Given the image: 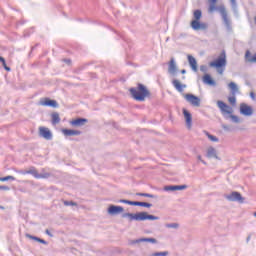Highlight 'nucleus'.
I'll use <instances>...</instances> for the list:
<instances>
[{"label":"nucleus","instance_id":"f257e3e1","mask_svg":"<svg viewBox=\"0 0 256 256\" xmlns=\"http://www.w3.org/2000/svg\"><path fill=\"white\" fill-rule=\"evenodd\" d=\"M129 93L134 101L143 102L147 97H151V92L147 89V86L141 83H138L137 87L130 88Z\"/></svg>","mask_w":256,"mask_h":256},{"label":"nucleus","instance_id":"f03ea898","mask_svg":"<svg viewBox=\"0 0 256 256\" xmlns=\"http://www.w3.org/2000/svg\"><path fill=\"white\" fill-rule=\"evenodd\" d=\"M122 219L128 221H159V216L151 215L147 212L130 213L125 212L121 215Z\"/></svg>","mask_w":256,"mask_h":256},{"label":"nucleus","instance_id":"7ed1b4c3","mask_svg":"<svg viewBox=\"0 0 256 256\" xmlns=\"http://www.w3.org/2000/svg\"><path fill=\"white\" fill-rule=\"evenodd\" d=\"M213 11H218L222 17V21L229 33L233 31V27L231 26V20L229 19V16L227 15V9L224 5L216 6L215 3L210 2L209 5V13H213Z\"/></svg>","mask_w":256,"mask_h":256},{"label":"nucleus","instance_id":"20e7f679","mask_svg":"<svg viewBox=\"0 0 256 256\" xmlns=\"http://www.w3.org/2000/svg\"><path fill=\"white\" fill-rule=\"evenodd\" d=\"M227 65V56L225 55V51H222L220 56L209 63L210 67H214L215 69H223Z\"/></svg>","mask_w":256,"mask_h":256},{"label":"nucleus","instance_id":"39448f33","mask_svg":"<svg viewBox=\"0 0 256 256\" xmlns=\"http://www.w3.org/2000/svg\"><path fill=\"white\" fill-rule=\"evenodd\" d=\"M224 197L225 199H227V201H231L234 203H245V198L238 191H234L230 194H226L224 195Z\"/></svg>","mask_w":256,"mask_h":256},{"label":"nucleus","instance_id":"423d86ee","mask_svg":"<svg viewBox=\"0 0 256 256\" xmlns=\"http://www.w3.org/2000/svg\"><path fill=\"white\" fill-rule=\"evenodd\" d=\"M191 29L193 31H207L209 29V24L207 22H201V20L191 21Z\"/></svg>","mask_w":256,"mask_h":256},{"label":"nucleus","instance_id":"0eeeda50","mask_svg":"<svg viewBox=\"0 0 256 256\" xmlns=\"http://www.w3.org/2000/svg\"><path fill=\"white\" fill-rule=\"evenodd\" d=\"M184 99H186V101L190 103L192 107H201V98L193 94H184Z\"/></svg>","mask_w":256,"mask_h":256},{"label":"nucleus","instance_id":"6e6552de","mask_svg":"<svg viewBox=\"0 0 256 256\" xmlns=\"http://www.w3.org/2000/svg\"><path fill=\"white\" fill-rule=\"evenodd\" d=\"M39 135L40 137H43V139H46V141H51V139H53V133L46 127L39 128Z\"/></svg>","mask_w":256,"mask_h":256},{"label":"nucleus","instance_id":"1a4fd4ad","mask_svg":"<svg viewBox=\"0 0 256 256\" xmlns=\"http://www.w3.org/2000/svg\"><path fill=\"white\" fill-rule=\"evenodd\" d=\"M217 105L219 109L222 111V113H226L227 115L233 114V108L227 105L225 102L218 100Z\"/></svg>","mask_w":256,"mask_h":256},{"label":"nucleus","instance_id":"9d476101","mask_svg":"<svg viewBox=\"0 0 256 256\" xmlns=\"http://www.w3.org/2000/svg\"><path fill=\"white\" fill-rule=\"evenodd\" d=\"M40 105L43 107H53V109H57L59 107V103L56 100H51L50 98H44L40 101Z\"/></svg>","mask_w":256,"mask_h":256},{"label":"nucleus","instance_id":"9b49d317","mask_svg":"<svg viewBox=\"0 0 256 256\" xmlns=\"http://www.w3.org/2000/svg\"><path fill=\"white\" fill-rule=\"evenodd\" d=\"M123 211H125V208L117 205H110L107 210L108 215H119L120 213H123Z\"/></svg>","mask_w":256,"mask_h":256},{"label":"nucleus","instance_id":"f8f14e48","mask_svg":"<svg viewBox=\"0 0 256 256\" xmlns=\"http://www.w3.org/2000/svg\"><path fill=\"white\" fill-rule=\"evenodd\" d=\"M240 113H241V115H244L245 117H251V115H253V107H251L247 104H241L240 105Z\"/></svg>","mask_w":256,"mask_h":256},{"label":"nucleus","instance_id":"ddd939ff","mask_svg":"<svg viewBox=\"0 0 256 256\" xmlns=\"http://www.w3.org/2000/svg\"><path fill=\"white\" fill-rule=\"evenodd\" d=\"M206 157L208 159H217L218 161H221V158L217 155V150L213 146H210L207 149Z\"/></svg>","mask_w":256,"mask_h":256},{"label":"nucleus","instance_id":"4468645a","mask_svg":"<svg viewBox=\"0 0 256 256\" xmlns=\"http://www.w3.org/2000/svg\"><path fill=\"white\" fill-rule=\"evenodd\" d=\"M85 123H89V120L86 118H77L75 120L70 121V125H72V127H83Z\"/></svg>","mask_w":256,"mask_h":256},{"label":"nucleus","instance_id":"2eb2a0df","mask_svg":"<svg viewBox=\"0 0 256 256\" xmlns=\"http://www.w3.org/2000/svg\"><path fill=\"white\" fill-rule=\"evenodd\" d=\"M168 73H170V75H176L177 73V63H175V58H171L168 63Z\"/></svg>","mask_w":256,"mask_h":256},{"label":"nucleus","instance_id":"dca6fc26","mask_svg":"<svg viewBox=\"0 0 256 256\" xmlns=\"http://www.w3.org/2000/svg\"><path fill=\"white\" fill-rule=\"evenodd\" d=\"M172 85L176 89V91H178V93H183V89L187 88L186 84H181V82H179V80L177 79H174L172 81Z\"/></svg>","mask_w":256,"mask_h":256},{"label":"nucleus","instance_id":"f3484780","mask_svg":"<svg viewBox=\"0 0 256 256\" xmlns=\"http://www.w3.org/2000/svg\"><path fill=\"white\" fill-rule=\"evenodd\" d=\"M203 83L205 85H210V87H215L217 85V82H215L209 74L203 76Z\"/></svg>","mask_w":256,"mask_h":256},{"label":"nucleus","instance_id":"a211bd4d","mask_svg":"<svg viewBox=\"0 0 256 256\" xmlns=\"http://www.w3.org/2000/svg\"><path fill=\"white\" fill-rule=\"evenodd\" d=\"M137 243H157V239L155 238H140L132 241V245H135Z\"/></svg>","mask_w":256,"mask_h":256},{"label":"nucleus","instance_id":"6ab92c4d","mask_svg":"<svg viewBox=\"0 0 256 256\" xmlns=\"http://www.w3.org/2000/svg\"><path fill=\"white\" fill-rule=\"evenodd\" d=\"M183 115L186 121V125L191 127L193 123V117L191 116V113L187 109H183Z\"/></svg>","mask_w":256,"mask_h":256},{"label":"nucleus","instance_id":"aec40b11","mask_svg":"<svg viewBox=\"0 0 256 256\" xmlns=\"http://www.w3.org/2000/svg\"><path fill=\"white\" fill-rule=\"evenodd\" d=\"M188 63L192 69V71H194L195 73H197L198 69H197V60L195 59V57L188 55Z\"/></svg>","mask_w":256,"mask_h":256},{"label":"nucleus","instance_id":"412c9836","mask_svg":"<svg viewBox=\"0 0 256 256\" xmlns=\"http://www.w3.org/2000/svg\"><path fill=\"white\" fill-rule=\"evenodd\" d=\"M62 133L66 137H73L75 135H81V131H79V130H71V129H63Z\"/></svg>","mask_w":256,"mask_h":256},{"label":"nucleus","instance_id":"4be33fe9","mask_svg":"<svg viewBox=\"0 0 256 256\" xmlns=\"http://www.w3.org/2000/svg\"><path fill=\"white\" fill-rule=\"evenodd\" d=\"M19 175H33L35 177V167H30L29 170H16Z\"/></svg>","mask_w":256,"mask_h":256},{"label":"nucleus","instance_id":"5701e85b","mask_svg":"<svg viewBox=\"0 0 256 256\" xmlns=\"http://www.w3.org/2000/svg\"><path fill=\"white\" fill-rule=\"evenodd\" d=\"M49 177H51V173H43V174H39V172H37V169H35L34 171V178L35 179H49Z\"/></svg>","mask_w":256,"mask_h":256},{"label":"nucleus","instance_id":"b1692460","mask_svg":"<svg viewBox=\"0 0 256 256\" xmlns=\"http://www.w3.org/2000/svg\"><path fill=\"white\" fill-rule=\"evenodd\" d=\"M132 206H134V207H147L149 209L150 207H153V204L148 203V202L134 201Z\"/></svg>","mask_w":256,"mask_h":256},{"label":"nucleus","instance_id":"393cba45","mask_svg":"<svg viewBox=\"0 0 256 256\" xmlns=\"http://www.w3.org/2000/svg\"><path fill=\"white\" fill-rule=\"evenodd\" d=\"M201 17H203V12L200 9H197L193 12L192 21H201Z\"/></svg>","mask_w":256,"mask_h":256},{"label":"nucleus","instance_id":"a878e982","mask_svg":"<svg viewBox=\"0 0 256 256\" xmlns=\"http://www.w3.org/2000/svg\"><path fill=\"white\" fill-rule=\"evenodd\" d=\"M229 89H231L232 95H235L236 93H239V87L235 82H230L228 84Z\"/></svg>","mask_w":256,"mask_h":256},{"label":"nucleus","instance_id":"bb28decb","mask_svg":"<svg viewBox=\"0 0 256 256\" xmlns=\"http://www.w3.org/2000/svg\"><path fill=\"white\" fill-rule=\"evenodd\" d=\"M51 117H52V125H57L61 123V118L59 117V113L54 112L52 113Z\"/></svg>","mask_w":256,"mask_h":256},{"label":"nucleus","instance_id":"cd10ccee","mask_svg":"<svg viewBox=\"0 0 256 256\" xmlns=\"http://www.w3.org/2000/svg\"><path fill=\"white\" fill-rule=\"evenodd\" d=\"M230 5L232 8V11L235 15L239 12L238 6H237V0H230Z\"/></svg>","mask_w":256,"mask_h":256},{"label":"nucleus","instance_id":"c85d7f7f","mask_svg":"<svg viewBox=\"0 0 256 256\" xmlns=\"http://www.w3.org/2000/svg\"><path fill=\"white\" fill-rule=\"evenodd\" d=\"M246 59L250 62V63H256V53L255 55L251 56V52L246 51Z\"/></svg>","mask_w":256,"mask_h":256},{"label":"nucleus","instance_id":"c756f323","mask_svg":"<svg viewBox=\"0 0 256 256\" xmlns=\"http://www.w3.org/2000/svg\"><path fill=\"white\" fill-rule=\"evenodd\" d=\"M138 197H149L150 199H157V196L150 193H137Z\"/></svg>","mask_w":256,"mask_h":256},{"label":"nucleus","instance_id":"7c9ffc66","mask_svg":"<svg viewBox=\"0 0 256 256\" xmlns=\"http://www.w3.org/2000/svg\"><path fill=\"white\" fill-rule=\"evenodd\" d=\"M165 227L166 229H179V223H167Z\"/></svg>","mask_w":256,"mask_h":256},{"label":"nucleus","instance_id":"2f4dec72","mask_svg":"<svg viewBox=\"0 0 256 256\" xmlns=\"http://www.w3.org/2000/svg\"><path fill=\"white\" fill-rule=\"evenodd\" d=\"M206 136L210 141H213V143H219V138H217V136H213L209 132H206Z\"/></svg>","mask_w":256,"mask_h":256},{"label":"nucleus","instance_id":"473e14b6","mask_svg":"<svg viewBox=\"0 0 256 256\" xmlns=\"http://www.w3.org/2000/svg\"><path fill=\"white\" fill-rule=\"evenodd\" d=\"M0 181H2V182H5V181H15V177H13V176L0 177Z\"/></svg>","mask_w":256,"mask_h":256},{"label":"nucleus","instance_id":"72a5a7b5","mask_svg":"<svg viewBox=\"0 0 256 256\" xmlns=\"http://www.w3.org/2000/svg\"><path fill=\"white\" fill-rule=\"evenodd\" d=\"M116 203H125L126 205H133L134 201L120 199V200L116 201Z\"/></svg>","mask_w":256,"mask_h":256},{"label":"nucleus","instance_id":"f704fd0d","mask_svg":"<svg viewBox=\"0 0 256 256\" xmlns=\"http://www.w3.org/2000/svg\"><path fill=\"white\" fill-rule=\"evenodd\" d=\"M169 252L168 251H164V252H155L152 254V256H168Z\"/></svg>","mask_w":256,"mask_h":256},{"label":"nucleus","instance_id":"c9c22d12","mask_svg":"<svg viewBox=\"0 0 256 256\" xmlns=\"http://www.w3.org/2000/svg\"><path fill=\"white\" fill-rule=\"evenodd\" d=\"M228 101L231 105H236L237 103V98L235 96H231L228 98Z\"/></svg>","mask_w":256,"mask_h":256},{"label":"nucleus","instance_id":"e433bc0d","mask_svg":"<svg viewBox=\"0 0 256 256\" xmlns=\"http://www.w3.org/2000/svg\"><path fill=\"white\" fill-rule=\"evenodd\" d=\"M164 191H176L175 185H167L164 187Z\"/></svg>","mask_w":256,"mask_h":256},{"label":"nucleus","instance_id":"4c0bfd02","mask_svg":"<svg viewBox=\"0 0 256 256\" xmlns=\"http://www.w3.org/2000/svg\"><path fill=\"white\" fill-rule=\"evenodd\" d=\"M64 205L66 207L72 206V207H77V204L73 201H64Z\"/></svg>","mask_w":256,"mask_h":256},{"label":"nucleus","instance_id":"58836bf2","mask_svg":"<svg viewBox=\"0 0 256 256\" xmlns=\"http://www.w3.org/2000/svg\"><path fill=\"white\" fill-rule=\"evenodd\" d=\"M176 191H183L187 189V185H175Z\"/></svg>","mask_w":256,"mask_h":256},{"label":"nucleus","instance_id":"ea45409f","mask_svg":"<svg viewBox=\"0 0 256 256\" xmlns=\"http://www.w3.org/2000/svg\"><path fill=\"white\" fill-rule=\"evenodd\" d=\"M26 237L28 238V239H32V241H37V242H39V237H37V236H33V235H31V234H26Z\"/></svg>","mask_w":256,"mask_h":256},{"label":"nucleus","instance_id":"a19ab883","mask_svg":"<svg viewBox=\"0 0 256 256\" xmlns=\"http://www.w3.org/2000/svg\"><path fill=\"white\" fill-rule=\"evenodd\" d=\"M230 119L232 120L233 123H239V121H240L238 116H235L233 114L230 115Z\"/></svg>","mask_w":256,"mask_h":256},{"label":"nucleus","instance_id":"79ce46f5","mask_svg":"<svg viewBox=\"0 0 256 256\" xmlns=\"http://www.w3.org/2000/svg\"><path fill=\"white\" fill-rule=\"evenodd\" d=\"M208 70H209V68H207L206 65H201V66H200V71H201L202 73H207Z\"/></svg>","mask_w":256,"mask_h":256},{"label":"nucleus","instance_id":"37998d69","mask_svg":"<svg viewBox=\"0 0 256 256\" xmlns=\"http://www.w3.org/2000/svg\"><path fill=\"white\" fill-rule=\"evenodd\" d=\"M38 243H41L42 245H49V242H47L41 238L38 240Z\"/></svg>","mask_w":256,"mask_h":256},{"label":"nucleus","instance_id":"c03bdc74","mask_svg":"<svg viewBox=\"0 0 256 256\" xmlns=\"http://www.w3.org/2000/svg\"><path fill=\"white\" fill-rule=\"evenodd\" d=\"M0 191H9V186H0Z\"/></svg>","mask_w":256,"mask_h":256},{"label":"nucleus","instance_id":"a18cd8bd","mask_svg":"<svg viewBox=\"0 0 256 256\" xmlns=\"http://www.w3.org/2000/svg\"><path fill=\"white\" fill-rule=\"evenodd\" d=\"M45 233H46V235H48L49 237H53V235H52L51 231H49V229H46V230H45Z\"/></svg>","mask_w":256,"mask_h":256},{"label":"nucleus","instance_id":"49530a36","mask_svg":"<svg viewBox=\"0 0 256 256\" xmlns=\"http://www.w3.org/2000/svg\"><path fill=\"white\" fill-rule=\"evenodd\" d=\"M1 63L3 65V67H4V69H5V67H7V62L5 61V59Z\"/></svg>","mask_w":256,"mask_h":256},{"label":"nucleus","instance_id":"de8ad7c7","mask_svg":"<svg viewBox=\"0 0 256 256\" xmlns=\"http://www.w3.org/2000/svg\"><path fill=\"white\" fill-rule=\"evenodd\" d=\"M222 127H223V130H224V131H229V127H228V126L223 125Z\"/></svg>","mask_w":256,"mask_h":256},{"label":"nucleus","instance_id":"09e8293b","mask_svg":"<svg viewBox=\"0 0 256 256\" xmlns=\"http://www.w3.org/2000/svg\"><path fill=\"white\" fill-rule=\"evenodd\" d=\"M250 97H251V99H255V93H254V92H251V93H250Z\"/></svg>","mask_w":256,"mask_h":256},{"label":"nucleus","instance_id":"8fccbe9b","mask_svg":"<svg viewBox=\"0 0 256 256\" xmlns=\"http://www.w3.org/2000/svg\"><path fill=\"white\" fill-rule=\"evenodd\" d=\"M5 71H11V67H9V66H5Z\"/></svg>","mask_w":256,"mask_h":256},{"label":"nucleus","instance_id":"3c124183","mask_svg":"<svg viewBox=\"0 0 256 256\" xmlns=\"http://www.w3.org/2000/svg\"><path fill=\"white\" fill-rule=\"evenodd\" d=\"M181 73H182V75H185V73H187V70L182 69V70H181Z\"/></svg>","mask_w":256,"mask_h":256},{"label":"nucleus","instance_id":"603ef678","mask_svg":"<svg viewBox=\"0 0 256 256\" xmlns=\"http://www.w3.org/2000/svg\"><path fill=\"white\" fill-rule=\"evenodd\" d=\"M197 159H198V161H202V160H203V158L201 157V155H198V156H197Z\"/></svg>","mask_w":256,"mask_h":256},{"label":"nucleus","instance_id":"864d4df0","mask_svg":"<svg viewBox=\"0 0 256 256\" xmlns=\"http://www.w3.org/2000/svg\"><path fill=\"white\" fill-rule=\"evenodd\" d=\"M249 241H251V236H248V237L246 238V242L249 243Z\"/></svg>","mask_w":256,"mask_h":256},{"label":"nucleus","instance_id":"5fc2aeb1","mask_svg":"<svg viewBox=\"0 0 256 256\" xmlns=\"http://www.w3.org/2000/svg\"><path fill=\"white\" fill-rule=\"evenodd\" d=\"M203 165H207V162L205 160H200Z\"/></svg>","mask_w":256,"mask_h":256},{"label":"nucleus","instance_id":"6e6d98bb","mask_svg":"<svg viewBox=\"0 0 256 256\" xmlns=\"http://www.w3.org/2000/svg\"><path fill=\"white\" fill-rule=\"evenodd\" d=\"M210 3H217V0H209Z\"/></svg>","mask_w":256,"mask_h":256},{"label":"nucleus","instance_id":"4d7b16f0","mask_svg":"<svg viewBox=\"0 0 256 256\" xmlns=\"http://www.w3.org/2000/svg\"><path fill=\"white\" fill-rule=\"evenodd\" d=\"M4 60H5V58L0 56V63H2V61H4Z\"/></svg>","mask_w":256,"mask_h":256},{"label":"nucleus","instance_id":"13d9d810","mask_svg":"<svg viewBox=\"0 0 256 256\" xmlns=\"http://www.w3.org/2000/svg\"><path fill=\"white\" fill-rule=\"evenodd\" d=\"M218 73H220V74L223 73V70H218Z\"/></svg>","mask_w":256,"mask_h":256},{"label":"nucleus","instance_id":"bf43d9fd","mask_svg":"<svg viewBox=\"0 0 256 256\" xmlns=\"http://www.w3.org/2000/svg\"><path fill=\"white\" fill-rule=\"evenodd\" d=\"M254 217H256V212H254Z\"/></svg>","mask_w":256,"mask_h":256},{"label":"nucleus","instance_id":"052dcab7","mask_svg":"<svg viewBox=\"0 0 256 256\" xmlns=\"http://www.w3.org/2000/svg\"><path fill=\"white\" fill-rule=\"evenodd\" d=\"M182 79H185V76H183Z\"/></svg>","mask_w":256,"mask_h":256}]
</instances>
